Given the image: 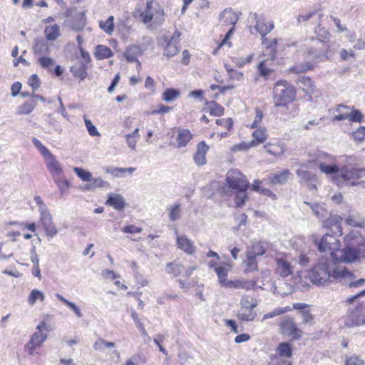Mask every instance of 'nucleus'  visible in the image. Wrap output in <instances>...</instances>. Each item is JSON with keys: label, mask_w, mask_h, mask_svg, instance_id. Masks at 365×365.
<instances>
[{"label": "nucleus", "mask_w": 365, "mask_h": 365, "mask_svg": "<svg viewBox=\"0 0 365 365\" xmlns=\"http://www.w3.org/2000/svg\"><path fill=\"white\" fill-rule=\"evenodd\" d=\"M314 68V65L309 62H305L300 64L295 65L289 68L290 71L296 73H301L307 71L312 70Z\"/></svg>", "instance_id": "47"}, {"label": "nucleus", "mask_w": 365, "mask_h": 365, "mask_svg": "<svg viewBox=\"0 0 365 365\" xmlns=\"http://www.w3.org/2000/svg\"><path fill=\"white\" fill-rule=\"evenodd\" d=\"M86 25V21L83 16L75 17L71 24V29L74 31L82 30Z\"/></svg>", "instance_id": "58"}, {"label": "nucleus", "mask_w": 365, "mask_h": 365, "mask_svg": "<svg viewBox=\"0 0 365 365\" xmlns=\"http://www.w3.org/2000/svg\"><path fill=\"white\" fill-rule=\"evenodd\" d=\"M180 37V33L178 31H175L173 34L166 32L162 36L159 43L163 48L164 56L170 58L178 53Z\"/></svg>", "instance_id": "8"}, {"label": "nucleus", "mask_w": 365, "mask_h": 365, "mask_svg": "<svg viewBox=\"0 0 365 365\" xmlns=\"http://www.w3.org/2000/svg\"><path fill=\"white\" fill-rule=\"evenodd\" d=\"M291 173L288 170H284L281 172L275 173L269 175V180L271 184H284L289 179Z\"/></svg>", "instance_id": "29"}, {"label": "nucleus", "mask_w": 365, "mask_h": 365, "mask_svg": "<svg viewBox=\"0 0 365 365\" xmlns=\"http://www.w3.org/2000/svg\"><path fill=\"white\" fill-rule=\"evenodd\" d=\"M320 252H328L331 255L333 259L336 262H341L339 258L340 255L341 243L339 239L329 233L325 234L322 239L317 242L314 240Z\"/></svg>", "instance_id": "6"}, {"label": "nucleus", "mask_w": 365, "mask_h": 365, "mask_svg": "<svg viewBox=\"0 0 365 365\" xmlns=\"http://www.w3.org/2000/svg\"><path fill=\"white\" fill-rule=\"evenodd\" d=\"M226 181L232 190H247L249 182L247 178L238 170H230L227 173Z\"/></svg>", "instance_id": "12"}, {"label": "nucleus", "mask_w": 365, "mask_h": 365, "mask_svg": "<svg viewBox=\"0 0 365 365\" xmlns=\"http://www.w3.org/2000/svg\"><path fill=\"white\" fill-rule=\"evenodd\" d=\"M34 201L38 207V211L40 212V222L43 228H45L48 225L53 223L52 216L41 197L39 195H36L34 197Z\"/></svg>", "instance_id": "15"}, {"label": "nucleus", "mask_w": 365, "mask_h": 365, "mask_svg": "<svg viewBox=\"0 0 365 365\" xmlns=\"http://www.w3.org/2000/svg\"><path fill=\"white\" fill-rule=\"evenodd\" d=\"M266 151L273 156H280L284 152V149L280 144H271L268 143L264 145Z\"/></svg>", "instance_id": "41"}, {"label": "nucleus", "mask_w": 365, "mask_h": 365, "mask_svg": "<svg viewBox=\"0 0 365 365\" xmlns=\"http://www.w3.org/2000/svg\"><path fill=\"white\" fill-rule=\"evenodd\" d=\"M36 107V103L34 101L25 102L17 108V113L21 114H29Z\"/></svg>", "instance_id": "53"}, {"label": "nucleus", "mask_w": 365, "mask_h": 365, "mask_svg": "<svg viewBox=\"0 0 365 365\" xmlns=\"http://www.w3.org/2000/svg\"><path fill=\"white\" fill-rule=\"evenodd\" d=\"M168 210L169 212V218L171 221H175L180 217V205L175 204L170 205Z\"/></svg>", "instance_id": "54"}, {"label": "nucleus", "mask_w": 365, "mask_h": 365, "mask_svg": "<svg viewBox=\"0 0 365 365\" xmlns=\"http://www.w3.org/2000/svg\"><path fill=\"white\" fill-rule=\"evenodd\" d=\"M184 267L177 262H170L166 264L165 270L167 273L177 277L184 272Z\"/></svg>", "instance_id": "36"}, {"label": "nucleus", "mask_w": 365, "mask_h": 365, "mask_svg": "<svg viewBox=\"0 0 365 365\" xmlns=\"http://www.w3.org/2000/svg\"><path fill=\"white\" fill-rule=\"evenodd\" d=\"M154 11L155 15L159 14L160 16L164 15L163 10L159 6H154L153 0H148L146 3V6L144 11L140 9H135L134 16L139 19L140 21L144 24L150 22L154 17Z\"/></svg>", "instance_id": "11"}, {"label": "nucleus", "mask_w": 365, "mask_h": 365, "mask_svg": "<svg viewBox=\"0 0 365 365\" xmlns=\"http://www.w3.org/2000/svg\"><path fill=\"white\" fill-rule=\"evenodd\" d=\"M268 365H292V363L288 359L274 355L271 357Z\"/></svg>", "instance_id": "61"}, {"label": "nucleus", "mask_w": 365, "mask_h": 365, "mask_svg": "<svg viewBox=\"0 0 365 365\" xmlns=\"http://www.w3.org/2000/svg\"><path fill=\"white\" fill-rule=\"evenodd\" d=\"M336 111L338 114L333 117V121H340L344 120L356 123H361L362 121V113L359 110H355L354 107L340 104L336 106Z\"/></svg>", "instance_id": "9"}, {"label": "nucleus", "mask_w": 365, "mask_h": 365, "mask_svg": "<svg viewBox=\"0 0 365 365\" xmlns=\"http://www.w3.org/2000/svg\"><path fill=\"white\" fill-rule=\"evenodd\" d=\"M365 324V302L356 306L345 318V325L354 327Z\"/></svg>", "instance_id": "13"}, {"label": "nucleus", "mask_w": 365, "mask_h": 365, "mask_svg": "<svg viewBox=\"0 0 365 365\" xmlns=\"http://www.w3.org/2000/svg\"><path fill=\"white\" fill-rule=\"evenodd\" d=\"M343 162L340 168V173L333 178V182L338 186H341L343 182L356 186L365 182V168L353 167L356 162L354 157L344 156Z\"/></svg>", "instance_id": "3"}, {"label": "nucleus", "mask_w": 365, "mask_h": 365, "mask_svg": "<svg viewBox=\"0 0 365 365\" xmlns=\"http://www.w3.org/2000/svg\"><path fill=\"white\" fill-rule=\"evenodd\" d=\"M38 62L42 68L48 71H51L55 65V61L53 58L43 56L38 58Z\"/></svg>", "instance_id": "55"}, {"label": "nucleus", "mask_w": 365, "mask_h": 365, "mask_svg": "<svg viewBox=\"0 0 365 365\" xmlns=\"http://www.w3.org/2000/svg\"><path fill=\"white\" fill-rule=\"evenodd\" d=\"M237 316L242 321L250 322L255 319L256 313L252 309L241 308Z\"/></svg>", "instance_id": "46"}, {"label": "nucleus", "mask_w": 365, "mask_h": 365, "mask_svg": "<svg viewBox=\"0 0 365 365\" xmlns=\"http://www.w3.org/2000/svg\"><path fill=\"white\" fill-rule=\"evenodd\" d=\"M88 64L82 62H77L70 68V71L74 77L84 80L87 77Z\"/></svg>", "instance_id": "28"}, {"label": "nucleus", "mask_w": 365, "mask_h": 365, "mask_svg": "<svg viewBox=\"0 0 365 365\" xmlns=\"http://www.w3.org/2000/svg\"><path fill=\"white\" fill-rule=\"evenodd\" d=\"M46 323L41 322L36 327V331L31 334L29 341L24 346V351L30 356H35L39 354V349L47 339Z\"/></svg>", "instance_id": "5"}, {"label": "nucleus", "mask_w": 365, "mask_h": 365, "mask_svg": "<svg viewBox=\"0 0 365 365\" xmlns=\"http://www.w3.org/2000/svg\"><path fill=\"white\" fill-rule=\"evenodd\" d=\"M344 245L339 252L341 262H354L365 254V236L357 230H352L344 236Z\"/></svg>", "instance_id": "2"}, {"label": "nucleus", "mask_w": 365, "mask_h": 365, "mask_svg": "<svg viewBox=\"0 0 365 365\" xmlns=\"http://www.w3.org/2000/svg\"><path fill=\"white\" fill-rule=\"evenodd\" d=\"M280 327L284 334L292 336L293 339H299L302 335V331L297 327L292 319H284L281 322Z\"/></svg>", "instance_id": "17"}, {"label": "nucleus", "mask_w": 365, "mask_h": 365, "mask_svg": "<svg viewBox=\"0 0 365 365\" xmlns=\"http://www.w3.org/2000/svg\"><path fill=\"white\" fill-rule=\"evenodd\" d=\"M44 34L47 40L55 41L60 36V26L53 24L45 28Z\"/></svg>", "instance_id": "34"}, {"label": "nucleus", "mask_w": 365, "mask_h": 365, "mask_svg": "<svg viewBox=\"0 0 365 365\" xmlns=\"http://www.w3.org/2000/svg\"><path fill=\"white\" fill-rule=\"evenodd\" d=\"M292 310V308L289 306L285 307H278L272 310V312L264 315L262 320L273 318L276 316L280 315L284 313L289 312Z\"/></svg>", "instance_id": "52"}, {"label": "nucleus", "mask_w": 365, "mask_h": 365, "mask_svg": "<svg viewBox=\"0 0 365 365\" xmlns=\"http://www.w3.org/2000/svg\"><path fill=\"white\" fill-rule=\"evenodd\" d=\"M113 56L110 48L104 45H98L96 48L95 56L97 59H105Z\"/></svg>", "instance_id": "37"}, {"label": "nucleus", "mask_w": 365, "mask_h": 365, "mask_svg": "<svg viewBox=\"0 0 365 365\" xmlns=\"http://www.w3.org/2000/svg\"><path fill=\"white\" fill-rule=\"evenodd\" d=\"M192 135L188 129L178 128L177 129L176 143L177 148H181L185 147L191 140Z\"/></svg>", "instance_id": "21"}, {"label": "nucleus", "mask_w": 365, "mask_h": 365, "mask_svg": "<svg viewBox=\"0 0 365 365\" xmlns=\"http://www.w3.org/2000/svg\"><path fill=\"white\" fill-rule=\"evenodd\" d=\"M329 48L330 46H329V48H327L324 51L311 48L308 51V55L309 57H312L316 63L319 61H324L325 60H329L332 56V53H331Z\"/></svg>", "instance_id": "26"}, {"label": "nucleus", "mask_w": 365, "mask_h": 365, "mask_svg": "<svg viewBox=\"0 0 365 365\" xmlns=\"http://www.w3.org/2000/svg\"><path fill=\"white\" fill-rule=\"evenodd\" d=\"M342 220L343 218L341 216L336 214H331L327 219L324 220L323 227L327 229L335 227L339 236H341L343 235V229L341 225Z\"/></svg>", "instance_id": "18"}, {"label": "nucleus", "mask_w": 365, "mask_h": 365, "mask_svg": "<svg viewBox=\"0 0 365 365\" xmlns=\"http://www.w3.org/2000/svg\"><path fill=\"white\" fill-rule=\"evenodd\" d=\"M353 138L356 141H364L365 140V127H359L356 130H355L353 133Z\"/></svg>", "instance_id": "64"}, {"label": "nucleus", "mask_w": 365, "mask_h": 365, "mask_svg": "<svg viewBox=\"0 0 365 365\" xmlns=\"http://www.w3.org/2000/svg\"><path fill=\"white\" fill-rule=\"evenodd\" d=\"M142 54L141 48L138 46L128 47L125 51L124 56L129 62L136 61L138 56Z\"/></svg>", "instance_id": "33"}, {"label": "nucleus", "mask_w": 365, "mask_h": 365, "mask_svg": "<svg viewBox=\"0 0 365 365\" xmlns=\"http://www.w3.org/2000/svg\"><path fill=\"white\" fill-rule=\"evenodd\" d=\"M344 365H364V361L358 356L353 355L346 359Z\"/></svg>", "instance_id": "63"}, {"label": "nucleus", "mask_w": 365, "mask_h": 365, "mask_svg": "<svg viewBox=\"0 0 365 365\" xmlns=\"http://www.w3.org/2000/svg\"><path fill=\"white\" fill-rule=\"evenodd\" d=\"M310 281L320 287L326 286L336 281L350 289H357L365 286V279L359 277L346 267L337 265L332 262L322 260L308 272Z\"/></svg>", "instance_id": "1"}, {"label": "nucleus", "mask_w": 365, "mask_h": 365, "mask_svg": "<svg viewBox=\"0 0 365 365\" xmlns=\"http://www.w3.org/2000/svg\"><path fill=\"white\" fill-rule=\"evenodd\" d=\"M292 355V348L289 343L284 342L279 344L276 356L287 359Z\"/></svg>", "instance_id": "38"}, {"label": "nucleus", "mask_w": 365, "mask_h": 365, "mask_svg": "<svg viewBox=\"0 0 365 365\" xmlns=\"http://www.w3.org/2000/svg\"><path fill=\"white\" fill-rule=\"evenodd\" d=\"M230 269V267H224V266H220L218 267H215V272L217 275L218 282L220 284L222 287H225L226 283L228 282L229 280H227V274L228 272Z\"/></svg>", "instance_id": "35"}, {"label": "nucleus", "mask_w": 365, "mask_h": 365, "mask_svg": "<svg viewBox=\"0 0 365 365\" xmlns=\"http://www.w3.org/2000/svg\"><path fill=\"white\" fill-rule=\"evenodd\" d=\"M347 225L353 227H364L365 226V220L356 215H349L345 220Z\"/></svg>", "instance_id": "49"}, {"label": "nucleus", "mask_w": 365, "mask_h": 365, "mask_svg": "<svg viewBox=\"0 0 365 365\" xmlns=\"http://www.w3.org/2000/svg\"><path fill=\"white\" fill-rule=\"evenodd\" d=\"M272 288L274 292L282 296H287L294 292V287L292 284L281 280L277 283H274Z\"/></svg>", "instance_id": "25"}, {"label": "nucleus", "mask_w": 365, "mask_h": 365, "mask_svg": "<svg viewBox=\"0 0 365 365\" xmlns=\"http://www.w3.org/2000/svg\"><path fill=\"white\" fill-rule=\"evenodd\" d=\"M91 182H92L91 184H88L85 186V188L88 190L99 187H108L110 186L109 183L104 181L101 177L93 178V180Z\"/></svg>", "instance_id": "44"}, {"label": "nucleus", "mask_w": 365, "mask_h": 365, "mask_svg": "<svg viewBox=\"0 0 365 365\" xmlns=\"http://www.w3.org/2000/svg\"><path fill=\"white\" fill-rule=\"evenodd\" d=\"M240 304L243 309H253L257 306V300L250 296H243L242 297Z\"/></svg>", "instance_id": "48"}, {"label": "nucleus", "mask_w": 365, "mask_h": 365, "mask_svg": "<svg viewBox=\"0 0 365 365\" xmlns=\"http://www.w3.org/2000/svg\"><path fill=\"white\" fill-rule=\"evenodd\" d=\"M275 274L281 278H287L293 274L294 267L287 255H278L275 259Z\"/></svg>", "instance_id": "10"}, {"label": "nucleus", "mask_w": 365, "mask_h": 365, "mask_svg": "<svg viewBox=\"0 0 365 365\" xmlns=\"http://www.w3.org/2000/svg\"><path fill=\"white\" fill-rule=\"evenodd\" d=\"M237 191L235 196V202L237 207L242 206L245 204V200L247 198L246 192L247 190H236Z\"/></svg>", "instance_id": "59"}, {"label": "nucleus", "mask_w": 365, "mask_h": 365, "mask_svg": "<svg viewBox=\"0 0 365 365\" xmlns=\"http://www.w3.org/2000/svg\"><path fill=\"white\" fill-rule=\"evenodd\" d=\"M176 235V245L178 248L185 252L187 255H191L195 252L196 247L193 241L185 235H179L178 231H175Z\"/></svg>", "instance_id": "16"}, {"label": "nucleus", "mask_w": 365, "mask_h": 365, "mask_svg": "<svg viewBox=\"0 0 365 365\" xmlns=\"http://www.w3.org/2000/svg\"><path fill=\"white\" fill-rule=\"evenodd\" d=\"M225 287L230 289H243L249 290L254 287L255 282L245 279L230 280Z\"/></svg>", "instance_id": "24"}, {"label": "nucleus", "mask_w": 365, "mask_h": 365, "mask_svg": "<svg viewBox=\"0 0 365 365\" xmlns=\"http://www.w3.org/2000/svg\"><path fill=\"white\" fill-rule=\"evenodd\" d=\"M210 113L215 116L222 115L224 113V108L215 102H212L210 106Z\"/></svg>", "instance_id": "62"}, {"label": "nucleus", "mask_w": 365, "mask_h": 365, "mask_svg": "<svg viewBox=\"0 0 365 365\" xmlns=\"http://www.w3.org/2000/svg\"><path fill=\"white\" fill-rule=\"evenodd\" d=\"M46 167L52 177H61L63 169L55 156L51 154L45 158Z\"/></svg>", "instance_id": "19"}, {"label": "nucleus", "mask_w": 365, "mask_h": 365, "mask_svg": "<svg viewBox=\"0 0 365 365\" xmlns=\"http://www.w3.org/2000/svg\"><path fill=\"white\" fill-rule=\"evenodd\" d=\"M32 143L35 145V147L39 150L41 154L43 155L44 158H47L52 153L41 143V142L36 138H34L32 139Z\"/></svg>", "instance_id": "56"}, {"label": "nucleus", "mask_w": 365, "mask_h": 365, "mask_svg": "<svg viewBox=\"0 0 365 365\" xmlns=\"http://www.w3.org/2000/svg\"><path fill=\"white\" fill-rule=\"evenodd\" d=\"M114 18L113 16H109L105 21L99 22L100 28L108 34H111L114 29Z\"/></svg>", "instance_id": "45"}, {"label": "nucleus", "mask_w": 365, "mask_h": 365, "mask_svg": "<svg viewBox=\"0 0 365 365\" xmlns=\"http://www.w3.org/2000/svg\"><path fill=\"white\" fill-rule=\"evenodd\" d=\"M249 19L255 21V30L264 38L274 27L273 21H267L265 16L262 14L250 13Z\"/></svg>", "instance_id": "14"}, {"label": "nucleus", "mask_w": 365, "mask_h": 365, "mask_svg": "<svg viewBox=\"0 0 365 365\" xmlns=\"http://www.w3.org/2000/svg\"><path fill=\"white\" fill-rule=\"evenodd\" d=\"M53 179L58 186L60 193L61 195L66 193L70 185L69 182L66 179L61 178V177H54Z\"/></svg>", "instance_id": "51"}, {"label": "nucleus", "mask_w": 365, "mask_h": 365, "mask_svg": "<svg viewBox=\"0 0 365 365\" xmlns=\"http://www.w3.org/2000/svg\"><path fill=\"white\" fill-rule=\"evenodd\" d=\"M267 245L264 242H256L252 243L247 247L246 255H250L253 257L262 256L266 253Z\"/></svg>", "instance_id": "20"}, {"label": "nucleus", "mask_w": 365, "mask_h": 365, "mask_svg": "<svg viewBox=\"0 0 365 365\" xmlns=\"http://www.w3.org/2000/svg\"><path fill=\"white\" fill-rule=\"evenodd\" d=\"M335 157L324 153L323 151H317L314 163L318 166L320 171L326 175H333L340 173V168L335 164Z\"/></svg>", "instance_id": "7"}, {"label": "nucleus", "mask_w": 365, "mask_h": 365, "mask_svg": "<svg viewBox=\"0 0 365 365\" xmlns=\"http://www.w3.org/2000/svg\"><path fill=\"white\" fill-rule=\"evenodd\" d=\"M246 260L244 262L245 264V272L246 273L253 272L258 270V262L256 257L246 255Z\"/></svg>", "instance_id": "42"}, {"label": "nucleus", "mask_w": 365, "mask_h": 365, "mask_svg": "<svg viewBox=\"0 0 365 365\" xmlns=\"http://www.w3.org/2000/svg\"><path fill=\"white\" fill-rule=\"evenodd\" d=\"M44 299L45 294L43 292L38 289H33L28 297V303L29 305L33 306L36 304V301L43 302Z\"/></svg>", "instance_id": "40"}, {"label": "nucleus", "mask_w": 365, "mask_h": 365, "mask_svg": "<svg viewBox=\"0 0 365 365\" xmlns=\"http://www.w3.org/2000/svg\"><path fill=\"white\" fill-rule=\"evenodd\" d=\"M208 145L204 141L200 142L197 145V151L194 155L195 163L197 165L201 166L206 164V154L208 151Z\"/></svg>", "instance_id": "22"}, {"label": "nucleus", "mask_w": 365, "mask_h": 365, "mask_svg": "<svg viewBox=\"0 0 365 365\" xmlns=\"http://www.w3.org/2000/svg\"><path fill=\"white\" fill-rule=\"evenodd\" d=\"M73 171L77 175V176L83 182H91L93 180L92 174L85 170L81 168L75 167L73 168Z\"/></svg>", "instance_id": "50"}, {"label": "nucleus", "mask_w": 365, "mask_h": 365, "mask_svg": "<svg viewBox=\"0 0 365 365\" xmlns=\"http://www.w3.org/2000/svg\"><path fill=\"white\" fill-rule=\"evenodd\" d=\"M296 90L287 81H278L273 88V102L275 107H284L294 101Z\"/></svg>", "instance_id": "4"}, {"label": "nucleus", "mask_w": 365, "mask_h": 365, "mask_svg": "<svg viewBox=\"0 0 365 365\" xmlns=\"http://www.w3.org/2000/svg\"><path fill=\"white\" fill-rule=\"evenodd\" d=\"M83 120L89 135L91 136H100V133L98 132L96 126L93 125L92 122L87 118L86 115H83Z\"/></svg>", "instance_id": "57"}, {"label": "nucleus", "mask_w": 365, "mask_h": 365, "mask_svg": "<svg viewBox=\"0 0 365 365\" xmlns=\"http://www.w3.org/2000/svg\"><path fill=\"white\" fill-rule=\"evenodd\" d=\"M180 93L175 88H167L162 95V99L165 102H172L176 100Z\"/></svg>", "instance_id": "43"}, {"label": "nucleus", "mask_w": 365, "mask_h": 365, "mask_svg": "<svg viewBox=\"0 0 365 365\" xmlns=\"http://www.w3.org/2000/svg\"><path fill=\"white\" fill-rule=\"evenodd\" d=\"M34 51L36 54L43 55L48 54L50 51L49 43L43 38H36L34 45Z\"/></svg>", "instance_id": "30"}, {"label": "nucleus", "mask_w": 365, "mask_h": 365, "mask_svg": "<svg viewBox=\"0 0 365 365\" xmlns=\"http://www.w3.org/2000/svg\"><path fill=\"white\" fill-rule=\"evenodd\" d=\"M253 139L250 143H254L255 147L263 143L267 139V130L264 128H259L254 130L252 134Z\"/></svg>", "instance_id": "32"}, {"label": "nucleus", "mask_w": 365, "mask_h": 365, "mask_svg": "<svg viewBox=\"0 0 365 365\" xmlns=\"http://www.w3.org/2000/svg\"><path fill=\"white\" fill-rule=\"evenodd\" d=\"M220 19L224 25H232V27H235L239 19V15L231 9H225L221 13Z\"/></svg>", "instance_id": "27"}, {"label": "nucleus", "mask_w": 365, "mask_h": 365, "mask_svg": "<svg viewBox=\"0 0 365 365\" xmlns=\"http://www.w3.org/2000/svg\"><path fill=\"white\" fill-rule=\"evenodd\" d=\"M304 324H314V316L311 313L310 310H302L299 312Z\"/></svg>", "instance_id": "60"}, {"label": "nucleus", "mask_w": 365, "mask_h": 365, "mask_svg": "<svg viewBox=\"0 0 365 365\" xmlns=\"http://www.w3.org/2000/svg\"><path fill=\"white\" fill-rule=\"evenodd\" d=\"M299 82L304 86L303 89L306 93L312 95L314 93L315 86L309 77L302 76L299 78Z\"/></svg>", "instance_id": "39"}, {"label": "nucleus", "mask_w": 365, "mask_h": 365, "mask_svg": "<svg viewBox=\"0 0 365 365\" xmlns=\"http://www.w3.org/2000/svg\"><path fill=\"white\" fill-rule=\"evenodd\" d=\"M106 204L116 210H122L125 207L124 197L119 194H110L108 195Z\"/></svg>", "instance_id": "23"}, {"label": "nucleus", "mask_w": 365, "mask_h": 365, "mask_svg": "<svg viewBox=\"0 0 365 365\" xmlns=\"http://www.w3.org/2000/svg\"><path fill=\"white\" fill-rule=\"evenodd\" d=\"M139 130V128H137L133 133L124 135L128 147L133 151L136 150V145L140 137Z\"/></svg>", "instance_id": "31"}]
</instances>
